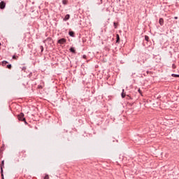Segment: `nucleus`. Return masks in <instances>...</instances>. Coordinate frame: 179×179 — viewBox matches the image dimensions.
I'll return each instance as SVG.
<instances>
[{
	"instance_id": "nucleus-1",
	"label": "nucleus",
	"mask_w": 179,
	"mask_h": 179,
	"mask_svg": "<svg viewBox=\"0 0 179 179\" xmlns=\"http://www.w3.org/2000/svg\"><path fill=\"white\" fill-rule=\"evenodd\" d=\"M1 167V173L2 174V173H3V167H5V161H2L1 162V164L0 165Z\"/></svg>"
},
{
	"instance_id": "nucleus-2",
	"label": "nucleus",
	"mask_w": 179,
	"mask_h": 179,
	"mask_svg": "<svg viewBox=\"0 0 179 179\" xmlns=\"http://www.w3.org/2000/svg\"><path fill=\"white\" fill-rule=\"evenodd\" d=\"M6 6V3L5 1H1L0 3V9H3Z\"/></svg>"
},
{
	"instance_id": "nucleus-3",
	"label": "nucleus",
	"mask_w": 179,
	"mask_h": 179,
	"mask_svg": "<svg viewBox=\"0 0 179 179\" xmlns=\"http://www.w3.org/2000/svg\"><path fill=\"white\" fill-rule=\"evenodd\" d=\"M59 44H65L66 43V39L62 38L58 41Z\"/></svg>"
},
{
	"instance_id": "nucleus-4",
	"label": "nucleus",
	"mask_w": 179,
	"mask_h": 179,
	"mask_svg": "<svg viewBox=\"0 0 179 179\" xmlns=\"http://www.w3.org/2000/svg\"><path fill=\"white\" fill-rule=\"evenodd\" d=\"M17 118L19 121H23V113H21L20 115H17Z\"/></svg>"
},
{
	"instance_id": "nucleus-5",
	"label": "nucleus",
	"mask_w": 179,
	"mask_h": 179,
	"mask_svg": "<svg viewBox=\"0 0 179 179\" xmlns=\"http://www.w3.org/2000/svg\"><path fill=\"white\" fill-rule=\"evenodd\" d=\"M159 23L160 26H163V24H164V20H163V18H160L159 20Z\"/></svg>"
},
{
	"instance_id": "nucleus-6",
	"label": "nucleus",
	"mask_w": 179,
	"mask_h": 179,
	"mask_svg": "<svg viewBox=\"0 0 179 179\" xmlns=\"http://www.w3.org/2000/svg\"><path fill=\"white\" fill-rule=\"evenodd\" d=\"M71 17V15L69 14H67L65 17L64 18V21L69 20V18Z\"/></svg>"
},
{
	"instance_id": "nucleus-7",
	"label": "nucleus",
	"mask_w": 179,
	"mask_h": 179,
	"mask_svg": "<svg viewBox=\"0 0 179 179\" xmlns=\"http://www.w3.org/2000/svg\"><path fill=\"white\" fill-rule=\"evenodd\" d=\"M116 38H117L116 43H120V35L119 34L116 35Z\"/></svg>"
},
{
	"instance_id": "nucleus-8",
	"label": "nucleus",
	"mask_w": 179,
	"mask_h": 179,
	"mask_svg": "<svg viewBox=\"0 0 179 179\" xmlns=\"http://www.w3.org/2000/svg\"><path fill=\"white\" fill-rule=\"evenodd\" d=\"M6 64H8V62H6V61H3L1 62V64L3 65V66H5V65H6Z\"/></svg>"
},
{
	"instance_id": "nucleus-9",
	"label": "nucleus",
	"mask_w": 179,
	"mask_h": 179,
	"mask_svg": "<svg viewBox=\"0 0 179 179\" xmlns=\"http://www.w3.org/2000/svg\"><path fill=\"white\" fill-rule=\"evenodd\" d=\"M74 33H73V31H70L69 32V36H71V37H73V36H74Z\"/></svg>"
},
{
	"instance_id": "nucleus-10",
	"label": "nucleus",
	"mask_w": 179,
	"mask_h": 179,
	"mask_svg": "<svg viewBox=\"0 0 179 179\" xmlns=\"http://www.w3.org/2000/svg\"><path fill=\"white\" fill-rule=\"evenodd\" d=\"M70 51H71V52L75 53V48H71Z\"/></svg>"
},
{
	"instance_id": "nucleus-11",
	"label": "nucleus",
	"mask_w": 179,
	"mask_h": 179,
	"mask_svg": "<svg viewBox=\"0 0 179 179\" xmlns=\"http://www.w3.org/2000/svg\"><path fill=\"white\" fill-rule=\"evenodd\" d=\"M62 3H63V5H66V3H68V1H66V0H63V1H62Z\"/></svg>"
},
{
	"instance_id": "nucleus-12",
	"label": "nucleus",
	"mask_w": 179,
	"mask_h": 179,
	"mask_svg": "<svg viewBox=\"0 0 179 179\" xmlns=\"http://www.w3.org/2000/svg\"><path fill=\"white\" fill-rule=\"evenodd\" d=\"M145 41H149V36H145Z\"/></svg>"
},
{
	"instance_id": "nucleus-13",
	"label": "nucleus",
	"mask_w": 179,
	"mask_h": 179,
	"mask_svg": "<svg viewBox=\"0 0 179 179\" xmlns=\"http://www.w3.org/2000/svg\"><path fill=\"white\" fill-rule=\"evenodd\" d=\"M7 68L8 69H12V65H10V64L7 65Z\"/></svg>"
},
{
	"instance_id": "nucleus-14",
	"label": "nucleus",
	"mask_w": 179,
	"mask_h": 179,
	"mask_svg": "<svg viewBox=\"0 0 179 179\" xmlns=\"http://www.w3.org/2000/svg\"><path fill=\"white\" fill-rule=\"evenodd\" d=\"M122 99L125 97V94H124V90H122Z\"/></svg>"
},
{
	"instance_id": "nucleus-15",
	"label": "nucleus",
	"mask_w": 179,
	"mask_h": 179,
	"mask_svg": "<svg viewBox=\"0 0 179 179\" xmlns=\"http://www.w3.org/2000/svg\"><path fill=\"white\" fill-rule=\"evenodd\" d=\"M172 76H174L175 78H179V75L176 74H172Z\"/></svg>"
},
{
	"instance_id": "nucleus-16",
	"label": "nucleus",
	"mask_w": 179,
	"mask_h": 179,
	"mask_svg": "<svg viewBox=\"0 0 179 179\" xmlns=\"http://www.w3.org/2000/svg\"><path fill=\"white\" fill-rule=\"evenodd\" d=\"M44 179H50V177L48 176V175H46L44 178Z\"/></svg>"
},
{
	"instance_id": "nucleus-17",
	"label": "nucleus",
	"mask_w": 179,
	"mask_h": 179,
	"mask_svg": "<svg viewBox=\"0 0 179 179\" xmlns=\"http://www.w3.org/2000/svg\"><path fill=\"white\" fill-rule=\"evenodd\" d=\"M23 122H24V124H27V122H26V119L23 118Z\"/></svg>"
},
{
	"instance_id": "nucleus-18",
	"label": "nucleus",
	"mask_w": 179,
	"mask_h": 179,
	"mask_svg": "<svg viewBox=\"0 0 179 179\" xmlns=\"http://www.w3.org/2000/svg\"><path fill=\"white\" fill-rule=\"evenodd\" d=\"M17 57H16L15 55L13 57V59H17Z\"/></svg>"
},
{
	"instance_id": "nucleus-19",
	"label": "nucleus",
	"mask_w": 179,
	"mask_h": 179,
	"mask_svg": "<svg viewBox=\"0 0 179 179\" xmlns=\"http://www.w3.org/2000/svg\"><path fill=\"white\" fill-rule=\"evenodd\" d=\"M115 29H117V23L114 22Z\"/></svg>"
},
{
	"instance_id": "nucleus-20",
	"label": "nucleus",
	"mask_w": 179,
	"mask_h": 179,
	"mask_svg": "<svg viewBox=\"0 0 179 179\" xmlns=\"http://www.w3.org/2000/svg\"><path fill=\"white\" fill-rule=\"evenodd\" d=\"M138 92L140 93V94H142V91L141 90V89H138Z\"/></svg>"
},
{
	"instance_id": "nucleus-21",
	"label": "nucleus",
	"mask_w": 179,
	"mask_h": 179,
	"mask_svg": "<svg viewBox=\"0 0 179 179\" xmlns=\"http://www.w3.org/2000/svg\"><path fill=\"white\" fill-rule=\"evenodd\" d=\"M41 51H43L44 48L43 46H41Z\"/></svg>"
},
{
	"instance_id": "nucleus-22",
	"label": "nucleus",
	"mask_w": 179,
	"mask_h": 179,
	"mask_svg": "<svg viewBox=\"0 0 179 179\" xmlns=\"http://www.w3.org/2000/svg\"><path fill=\"white\" fill-rule=\"evenodd\" d=\"M1 177H2V179H4L3 178V172H2V173H1Z\"/></svg>"
},
{
	"instance_id": "nucleus-23",
	"label": "nucleus",
	"mask_w": 179,
	"mask_h": 179,
	"mask_svg": "<svg viewBox=\"0 0 179 179\" xmlns=\"http://www.w3.org/2000/svg\"><path fill=\"white\" fill-rule=\"evenodd\" d=\"M174 19H178V17H175Z\"/></svg>"
},
{
	"instance_id": "nucleus-24",
	"label": "nucleus",
	"mask_w": 179,
	"mask_h": 179,
	"mask_svg": "<svg viewBox=\"0 0 179 179\" xmlns=\"http://www.w3.org/2000/svg\"><path fill=\"white\" fill-rule=\"evenodd\" d=\"M83 57H84V58H86V55H84Z\"/></svg>"
},
{
	"instance_id": "nucleus-25",
	"label": "nucleus",
	"mask_w": 179,
	"mask_h": 179,
	"mask_svg": "<svg viewBox=\"0 0 179 179\" xmlns=\"http://www.w3.org/2000/svg\"><path fill=\"white\" fill-rule=\"evenodd\" d=\"M0 45H1V43H0Z\"/></svg>"
}]
</instances>
